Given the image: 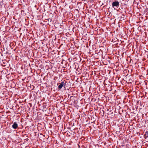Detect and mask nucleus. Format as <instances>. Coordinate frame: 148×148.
Listing matches in <instances>:
<instances>
[{
    "mask_svg": "<svg viewBox=\"0 0 148 148\" xmlns=\"http://www.w3.org/2000/svg\"><path fill=\"white\" fill-rule=\"evenodd\" d=\"M58 85L59 84L58 86V88L59 89H61L63 86L65 87L66 86V83L64 81H63L61 82V83L58 84Z\"/></svg>",
    "mask_w": 148,
    "mask_h": 148,
    "instance_id": "nucleus-1",
    "label": "nucleus"
},
{
    "mask_svg": "<svg viewBox=\"0 0 148 148\" xmlns=\"http://www.w3.org/2000/svg\"><path fill=\"white\" fill-rule=\"evenodd\" d=\"M119 4L118 1H115L113 2L112 4V7L114 8L115 7L117 8L119 6Z\"/></svg>",
    "mask_w": 148,
    "mask_h": 148,
    "instance_id": "nucleus-2",
    "label": "nucleus"
},
{
    "mask_svg": "<svg viewBox=\"0 0 148 148\" xmlns=\"http://www.w3.org/2000/svg\"><path fill=\"white\" fill-rule=\"evenodd\" d=\"M12 127L14 129H16L18 127V125L16 122H14L12 125Z\"/></svg>",
    "mask_w": 148,
    "mask_h": 148,
    "instance_id": "nucleus-3",
    "label": "nucleus"
},
{
    "mask_svg": "<svg viewBox=\"0 0 148 148\" xmlns=\"http://www.w3.org/2000/svg\"><path fill=\"white\" fill-rule=\"evenodd\" d=\"M144 137L145 138H148V131H146L145 134L144 135Z\"/></svg>",
    "mask_w": 148,
    "mask_h": 148,
    "instance_id": "nucleus-4",
    "label": "nucleus"
}]
</instances>
